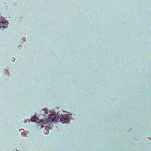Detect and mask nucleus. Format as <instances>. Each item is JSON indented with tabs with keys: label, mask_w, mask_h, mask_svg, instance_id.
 <instances>
[{
	"label": "nucleus",
	"mask_w": 151,
	"mask_h": 151,
	"mask_svg": "<svg viewBox=\"0 0 151 151\" xmlns=\"http://www.w3.org/2000/svg\"><path fill=\"white\" fill-rule=\"evenodd\" d=\"M47 117L48 121L47 119H46V120H44L43 119L38 122V124L40 127L42 128L48 127V124H49L48 123L49 122L51 123V121H58L56 115L52 114L49 115Z\"/></svg>",
	"instance_id": "f257e3e1"
},
{
	"label": "nucleus",
	"mask_w": 151,
	"mask_h": 151,
	"mask_svg": "<svg viewBox=\"0 0 151 151\" xmlns=\"http://www.w3.org/2000/svg\"><path fill=\"white\" fill-rule=\"evenodd\" d=\"M69 116L67 114L63 115L60 118V120L63 123L67 122L69 121Z\"/></svg>",
	"instance_id": "f03ea898"
},
{
	"label": "nucleus",
	"mask_w": 151,
	"mask_h": 151,
	"mask_svg": "<svg viewBox=\"0 0 151 151\" xmlns=\"http://www.w3.org/2000/svg\"><path fill=\"white\" fill-rule=\"evenodd\" d=\"M40 115L39 116H41L45 118L46 116L48 114L47 110L45 109H42V110L40 112Z\"/></svg>",
	"instance_id": "7ed1b4c3"
},
{
	"label": "nucleus",
	"mask_w": 151,
	"mask_h": 151,
	"mask_svg": "<svg viewBox=\"0 0 151 151\" xmlns=\"http://www.w3.org/2000/svg\"><path fill=\"white\" fill-rule=\"evenodd\" d=\"M7 25L6 22H0V27L4 28Z\"/></svg>",
	"instance_id": "20e7f679"
},
{
	"label": "nucleus",
	"mask_w": 151,
	"mask_h": 151,
	"mask_svg": "<svg viewBox=\"0 0 151 151\" xmlns=\"http://www.w3.org/2000/svg\"><path fill=\"white\" fill-rule=\"evenodd\" d=\"M37 119H38V118L35 115L31 118V121L32 122H35Z\"/></svg>",
	"instance_id": "39448f33"
},
{
	"label": "nucleus",
	"mask_w": 151,
	"mask_h": 151,
	"mask_svg": "<svg viewBox=\"0 0 151 151\" xmlns=\"http://www.w3.org/2000/svg\"><path fill=\"white\" fill-rule=\"evenodd\" d=\"M45 131H46V134H48V133H49V130L48 129H45V130H44V132H45Z\"/></svg>",
	"instance_id": "423d86ee"
},
{
	"label": "nucleus",
	"mask_w": 151,
	"mask_h": 151,
	"mask_svg": "<svg viewBox=\"0 0 151 151\" xmlns=\"http://www.w3.org/2000/svg\"><path fill=\"white\" fill-rule=\"evenodd\" d=\"M12 61H14L15 60V58H12Z\"/></svg>",
	"instance_id": "0eeeda50"
},
{
	"label": "nucleus",
	"mask_w": 151,
	"mask_h": 151,
	"mask_svg": "<svg viewBox=\"0 0 151 151\" xmlns=\"http://www.w3.org/2000/svg\"><path fill=\"white\" fill-rule=\"evenodd\" d=\"M23 39H24V40H25V38H23Z\"/></svg>",
	"instance_id": "6e6552de"
}]
</instances>
